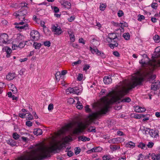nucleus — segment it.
Returning a JSON list of instances; mask_svg holds the SVG:
<instances>
[{
  "label": "nucleus",
  "instance_id": "nucleus-50",
  "mask_svg": "<svg viewBox=\"0 0 160 160\" xmlns=\"http://www.w3.org/2000/svg\"><path fill=\"white\" fill-rule=\"evenodd\" d=\"M151 7L152 8L156 9L157 8L158 4L156 3H152L151 4Z\"/></svg>",
  "mask_w": 160,
  "mask_h": 160
},
{
  "label": "nucleus",
  "instance_id": "nucleus-61",
  "mask_svg": "<svg viewBox=\"0 0 160 160\" xmlns=\"http://www.w3.org/2000/svg\"><path fill=\"white\" fill-rule=\"evenodd\" d=\"M61 75L60 72H57L55 74L56 78L57 80L59 79V75Z\"/></svg>",
  "mask_w": 160,
  "mask_h": 160
},
{
  "label": "nucleus",
  "instance_id": "nucleus-51",
  "mask_svg": "<svg viewBox=\"0 0 160 160\" xmlns=\"http://www.w3.org/2000/svg\"><path fill=\"white\" fill-rule=\"evenodd\" d=\"M141 107L137 106L135 108V111L137 112H140Z\"/></svg>",
  "mask_w": 160,
  "mask_h": 160
},
{
  "label": "nucleus",
  "instance_id": "nucleus-3",
  "mask_svg": "<svg viewBox=\"0 0 160 160\" xmlns=\"http://www.w3.org/2000/svg\"><path fill=\"white\" fill-rule=\"evenodd\" d=\"M160 51H158L157 53L154 54L152 56L153 58L152 61L146 62L142 59L139 61V62L144 66H147L151 69H153L156 67L160 66Z\"/></svg>",
  "mask_w": 160,
  "mask_h": 160
},
{
  "label": "nucleus",
  "instance_id": "nucleus-37",
  "mask_svg": "<svg viewBox=\"0 0 160 160\" xmlns=\"http://www.w3.org/2000/svg\"><path fill=\"white\" fill-rule=\"evenodd\" d=\"M43 31L45 34L47 35L50 34L51 32V31L47 28H43Z\"/></svg>",
  "mask_w": 160,
  "mask_h": 160
},
{
  "label": "nucleus",
  "instance_id": "nucleus-48",
  "mask_svg": "<svg viewBox=\"0 0 160 160\" xmlns=\"http://www.w3.org/2000/svg\"><path fill=\"white\" fill-rule=\"evenodd\" d=\"M52 8L55 12H58L59 11V8L57 7L54 6L53 7L52 6Z\"/></svg>",
  "mask_w": 160,
  "mask_h": 160
},
{
  "label": "nucleus",
  "instance_id": "nucleus-46",
  "mask_svg": "<svg viewBox=\"0 0 160 160\" xmlns=\"http://www.w3.org/2000/svg\"><path fill=\"white\" fill-rule=\"evenodd\" d=\"M43 44L45 46L49 47L50 46L51 43L49 41H46L44 42Z\"/></svg>",
  "mask_w": 160,
  "mask_h": 160
},
{
  "label": "nucleus",
  "instance_id": "nucleus-5",
  "mask_svg": "<svg viewBox=\"0 0 160 160\" xmlns=\"http://www.w3.org/2000/svg\"><path fill=\"white\" fill-rule=\"evenodd\" d=\"M28 12L26 10L22 8L17 12H15L14 13V15L17 18H18L20 20L23 21L25 22L26 20L25 19V16L27 14Z\"/></svg>",
  "mask_w": 160,
  "mask_h": 160
},
{
  "label": "nucleus",
  "instance_id": "nucleus-52",
  "mask_svg": "<svg viewBox=\"0 0 160 160\" xmlns=\"http://www.w3.org/2000/svg\"><path fill=\"white\" fill-rule=\"evenodd\" d=\"M154 145V143L151 142H149L148 144L147 145V146L148 148H152Z\"/></svg>",
  "mask_w": 160,
  "mask_h": 160
},
{
  "label": "nucleus",
  "instance_id": "nucleus-9",
  "mask_svg": "<svg viewBox=\"0 0 160 160\" xmlns=\"http://www.w3.org/2000/svg\"><path fill=\"white\" fill-rule=\"evenodd\" d=\"M10 41L8 40V35L6 33H3L0 36V45L9 43Z\"/></svg>",
  "mask_w": 160,
  "mask_h": 160
},
{
  "label": "nucleus",
  "instance_id": "nucleus-7",
  "mask_svg": "<svg viewBox=\"0 0 160 160\" xmlns=\"http://www.w3.org/2000/svg\"><path fill=\"white\" fill-rule=\"evenodd\" d=\"M24 37L23 36L19 35L14 40L13 42L15 43V42H17V44L19 43L18 45V47L20 48H22L24 47L25 45L26 44V43L28 42L27 41H24Z\"/></svg>",
  "mask_w": 160,
  "mask_h": 160
},
{
  "label": "nucleus",
  "instance_id": "nucleus-15",
  "mask_svg": "<svg viewBox=\"0 0 160 160\" xmlns=\"http://www.w3.org/2000/svg\"><path fill=\"white\" fill-rule=\"evenodd\" d=\"M103 82L105 84H109L111 83L112 79L109 76H105L103 78Z\"/></svg>",
  "mask_w": 160,
  "mask_h": 160
},
{
  "label": "nucleus",
  "instance_id": "nucleus-45",
  "mask_svg": "<svg viewBox=\"0 0 160 160\" xmlns=\"http://www.w3.org/2000/svg\"><path fill=\"white\" fill-rule=\"evenodd\" d=\"M83 76L82 74L81 73H79L77 78V80L79 81H81L82 80Z\"/></svg>",
  "mask_w": 160,
  "mask_h": 160
},
{
  "label": "nucleus",
  "instance_id": "nucleus-21",
  "mask_svg": "<svg viewBox=\"0 0 160 160\" xmlns=\"http://www.w3.org/2000/svg\"><path fill=\"white\" fill-rule=\"evenodd\" d=\"M109 46L112 49L114 48V47H117L118 45V44L117 43V42L114 40H112L111 43H109Z\"/></svg>",
  "mask_w": 160,
  "mask_h": 160
},
{
  "label": "nucleus",
  "instance_id": "nucleus-63",
  "mask_svg": "<svg viewBox=\"0 0 160 160\" xmlns=\"http://www.w3.org/2000/svg\"><path fill=\"white\" fill-rule=\"evenodd\" d=\"M69 157L72 156L73 154V153L71 151H69L67 153Z\"/></svg>",
  "mask_w": 160,
  "mask_h": 160
},
{
  "label": "nucleus",
  "instance_id": "nucleus-31",
  "mask_svg": "<svg viewBox=\"0 0 160 160\" xmlns=\"http://www.w3.org/2000/svg\"><path fill=\"white\" fill-rule=\"evenodd\" d=\"M97 55L101 57L102 58H105L106 57V55L103 52L99 51L98 53H97Z\"/></svg>",
  "mask_w": 160,
  "mask_h": 160
},
{
  "label": "nucleus",
  "instance_id": "nucleus-24",
  "mask_svg": "<svg viewBox=\"0 0 160 160\" xmlns=\"http://www.w3.org/2000/svg\"><path fill=\"white\" fill-rule=\"evenodd\" d=\"M135 146V143L132 141L128 142L125 145V147L127 148H133Z\"/></svg>",
  "mask_w": 160,
  "mask_h": 160
},
{
  "label": "nucleus",
  "instance_id": "nucleus-11",
  "mask_svg": "<svg viewBox=\"0 0 160 160\" xmlns=\"http://www.w3.org/2000/svg\"><path fill=\"white\" fill-rule=\"evenodd\" d=\"M52 31L54 32V34L57 35H59L62 32L61 28L57 24L52 25Z\"/></svg>",
  "mask_w": 160,
  "mask_h": 160
},
{
  "label": "nucleus",
  "instance_id": "nucleus-47",
  "mask_svg": "<svg viewBox=\"0 0 160 160\" xmlns=\"http://www.w3.org/2000/svg\"><path fill=\"white\" fill-rule=\"evenodd\" d=\"M124 15L123 12L122 10H119L118 12V15L119 17H121Z\"/></svg>",
  "mask_w": 160,
  "mask_h": 160
},
{
  "label": "nucleus",
  "instance_id": "nucleus-20",
  "mask_svg": "<svg viewBox=\"0 0 160 160\" xmlns=\"http://www.w3.org/2000/svg\"><path fill=\"white\" fill-rule=\"evenodd\" d=\"M102 148L100 147H94L91 149L88 152H98L101 151L102 150Z\"/></svg>",
  "mask_w": 160,
  "mask_h": 160
},
{
  "label": "nucleus",
  "instance_id": "nucleus-38",
  "mask_svg": "<svg viewBox=\"0 0 160 160\" xmlns=\"http://www.w3.org/2000/svg\"><path fill=\"white\" fill-rule=\"evenodd\" d=\"M106 7V4H102L100 5L99 7L100 10L102 11H104Z\"/></svg>",
  "mask_w": 160,
  "mask_h": 160
},
{
  "label": "nucleus",
  "instance_id": "nucleus-59",
  "mask_svg": "<svg viewBox=\"0 0 160 160\" xmlns=\"http://www.w3.org/2000/svg\"><path fill=\"white\" fill-rule=\"evenodd\" d=\"M21 138L23 141H24L25 142H27L28 141V138L27 137L22 136V137Z\"/></svg>",
  "mask_w": 160,
  "mask_h": 160
},
{
  "label": "nucleus",
  "instance_id": "nucleus-19",
  "mask_svg": "<svg viewBox=\"0 0 160 160\" xmlns=\"http://www.w3.org/2000/svg\"><path fill=\"white\" fill-rule=\"evenodd\" d=\"M151 157L153 160H160V152L157 154H152Z\"/></svg>",
  "mask_w": 160,
  "mask_h": 160
},
{
  "label": "nucleus",
  "instance_id": "nucleus-33",
  "mask_svg": "<svg viewBox=\"0 0 160 160\" xmlns=\"http://www.w3.org/2000/svg\"><path fill=\"white\" fill-rule=\"evenodd\" d=\"M153 39L154 40L155 42L156 43H159L160 42V37H159L158 35H155L153 37Z\"/></svg>",
  "mask_w": 160,
  "mask_h": 160
},
{
  "label": "nucleus",
  "instance_id": "nucleus-32",
  "mask_svg": "<svg viewBox=\"0 0 160 160\" xmlns=\"http://www.w3.org/2000/svg\"><path fill=\"white\" fill-rule=\"evenodd\" d=\"M63 6L65 8H67L68 9L70 8L71 4V3L68 2H65L63 4Z\"/></svg>",
  "mask_w": 160,
  "mask_h": 160
},
{
  "label": "nucleus",
  "instance_id": "nucleus-28",
  "mask_svg": "<svg viewBox=\"0 0 160 160\" xmlns=\"http://www.w3.org/2000/svg\"><path fill=\"white\" fill-rule=\"evenodd\" d=\"M33 46L36 49H39L41 47V44L40 43L34 42Z\"/></svg>",
  "mask_w": 160,
  "mask_h": 160
},
{
  "label": "nucleus",
  "instance_id": "nucleus-41",
  "mask_svg": "<svg viewBox=\"0 0 160 160\" xmlns=\"http://www.w3.org/2000/svg\"><path fill=\"white\" fill-rule=\"evenodd\" d=\"M87 131L88 132H96V130L95 129V128H94L92 127H90L89 128H88L87 129Z\"/></svg>",
  "mask_w": 160,
  "mask_h": 160
},
{
  "label": "nucleus",
  "instance_id": "nucleus-6",
  "mask_svg": "<svg viewBox=\"0 0 160 160\" xmlns=\"http://www.w3.org/2000/svg\"><path fill=\"white\" fill-rule=\"evenodd\" d=\"M74 124L75 127L73 131L74 134H78L83 132L85 128L82 123L76 122H75Z\"/></svg>",
  "mask_w": 160,
  "mask_h": 160
},
{
  "label": "nucleus",
  "instance_id": "nucleus-40",
  "mask_svg": "<svg viewBox=\"0 0 160 160\" xmlns=\"http://www.w3.org/2000/svg\"><path fill=\"white\" fill-rule=\"evenodd\" d=\"M72 140V138L69 136L66 137L64 139V140L65 142H68Z\"/></svg>",
  "mask_w": 160,
  "mask_h": 160
},
{
  "label": "nucleus",
  "instance_id": "nucleus-10",
  "mask_svg": "<svg viewBox=\"0 0 160 160\" xmlns=\"http://www.w3.org/2000/svg\"><path fill=\"white\" fill-rule=\"evenodd\" d=\"M80 92V90L79 88L77 87L73 88H69L66 90V93L67 94L69 93H73L78 95Z\"/></svg>",
  "mask_w": 160,
  "mask_h": 160
},
{
  "label": "nucleus",
  "instance_id": "nucleus-34",
  "mask_svg": "<svg viewBox=\"0 0 160 160\" xmlns=\"http://www.w3.org/2000/svg\"><path fill=\"white\" fill-rule=\"evenodd\" d=\"M123 37L126 40L129 39L130 35L129 33H125L123 34Z\"/></svg>",
  "mask_w": 160,
  "mask_h": 160
},
{
  "label": "nucleus",
  "instance_id": "nucleus-42",
  "mask_svg": "<svg viewBox=\"0 0 160 160\" xmlns=\"http://www.w3.org/2000/svg\"><path fill=\"white\" fill-rule=\"evenodd\" d=\"M113 24L114 26H115L116 27H120L122 28V27H123V26H122L123 23H122L121 22L120 23H117L116 22H113Z\"/></svg>",
  "mask_w": 160,
  "mask_h": 160
},
{
  "label": "nucleus",
  "instance_id": "nucleus-4",
  "mask_svg": "<svg viewBox=\"0 0 160 160\" xmlns=\"http://www.w3.org/2000/svg\"><path fill=\"white\" fill-rule=\"evenodd\" d=\"M142 78L143 80L145 78L148 80L150 82L152 83L153 85H152L151 86V89L153 91H156L157 89L159 88L160 86V82H159L157 81L156 82H154L155 81L154 80L156 78V75H152L151 72H146L144 75V77H134V78ZM142 81V82L143 81Z\"/></svg>",
  "mask_w": 160,
  "mask_h": 160
},
{
  "label": "nucleus",
  "instance_id": "nucleus-2",
  "mask_svg": "<svg viewBox=\"0 0 160 160\" xmlns=\"http://www.w3.org/2000/svg\"><path fill=\"white\" fill-rule=\"evenodd\" d=\"M59 148L58 144L52 145L50 147H45L40 146L32 153L22 156L20 160H41L44 158L51 156L50 153L56 152Z\"/></svg>",
  "mask_w": 160,
  "mask_h": 160
},
{
  "label": "nucleus",
  "instance_id": "nucleus-54",
  "mask_svg": "<svg viewBox=\"0 0 160 160\" xmlns=\"http://www.w3.org/2000/svg\"><path fill=\"white\" fill-rule=\"evenodd\" d=\"M26 125L28 127H31L32 126V122L30 121H27L26 122Z\"/></svg>",
  "mask_w": 160,
  "mask_h": 160
},
{
  "label": "nucleus",
  "instance_id": "nucleus-44",
  "mask_svg": "<svg viewBox=\"0 0 160 160\" xmlns=\"http://www.w3.org/2000/svg\"><path fill=\"white\" fill-rule=\"evenodd\" d=\"M12 136L14 139L16 140H17L18 139L19 135L17 133H14L13 134Z\"/></svg>",
  "mask_w": 160,
  "mask_h": 160
},
{
  "label": "nucleus",
  "instance_id": "nucleus-53",
  "mask_svg": "<svg viewBox=\"0 0 160 160\" xmlns=\"http://www.w3.org/2000/svg\"><path fill=\"white\" fill-rule=\"evenodd\" d=\"M90 67L89 65L88 64H86L83 68V70L84 71H86L88 69H89Z\"/></svg>",
  "mask_w": 160,
  "mask_h": 160
},
{
  "label": "nucleus",
  "instance_id": "nucleus-56",
  "mask_svg": "<svg viewBox=\"0 0 160 160\" xmlns=\"http://www.w3.org/2000/svg\"><path fill=\"white\" fill-rule=\"evenodd\" d=\"M74 102V99L72 98H70L68 99V102L70 104H72Z\"/></svg>",
  "mask_w": 160,
  "mask_h": 160
},
{
  "label": "nucleus",
  "instance_id": "nucleus-16",
  "mask_svg": "<svg viewBox=\"0 0 160 160\" xmlns=\"http://www.w3.org/2000/svg\"><path fill=\"white\" fill-rule=\"evenodd\" d=\"M3 50H5V51L7 53L6 57L7 58H9L10 57V54L12 52V50L11 49L8 47L6 46L4 47L3 48Z\"/></svg>",
  "mask_w": 160,
  "mask_h": 160
},
{
  "label": "nucleus",
  "instance_id": "nucleus-60",
  "mask_svg": "<svg viewBox=\"0 0 160 160\" xmlns=\"http://www.w3.org/2000/svg\"><path fill=\"white\" fill-rule=\"evenodd\" d=\"M75 18L74 16H71L70 18H68V20L70 22H72L74 20Z\"/></svg>",
  "mask_w": 160,
  "mask_h": 160
},
{
  "label": "nucleus",
  "instance_id": "nucleus-35",
  "mask_svg": "<svg viewBox=\"0 0 160 160\" xmlns=\"http://www.w3.org/2000/svg\"><path fill=\"white\" fill-rule=\"evenodd\" d=\"M138 147L141 148L142 149H145L147 148L145 144L142 142L140 143L139 145H138Z\"/></svg>",
  "mask_w": 160,
  "mask_h": 160
},
{
  "label": "nucleus",
  "instance_id": "nucleus-25",
  "mask_svg": "<svg viewBox=\"0 0 160 160\" xmlns=\"http://www.w3.org/2000/svg\"><path fill=\"white\" fill-rule=\"evenodd\" d=\"M110 148L112 151H115L120 148V146L118 145H111L110 146Z\"/></svg>",
  "mask_w": 160,
  "mask_h": 160
},
{
  "label": "nucleus",
  "instance_id": "nucleus-58",
  "mask_svg": "<svg viewBox=\"0 0 160 160\" xmlns=\"http://www.w3.org/2000/svg\"><path fill=\"white\" fill-rule=\"evenodd\" d=\"M78 41L79 43H82L83 44H85V41L82 38H80L79 39Z\"/></svg>",
  "mask_w": 160,
  "mask_h": 160
},
{
  "label": "nucleus",
  "instance_id": "nucleus-55",
  "mask_svg": "<svg viewBox=\"0 0 160 160\" xmlns=\"http://www.w3.org/2000/svg\"><path fill=\"white\" fill-rule=\"evenodd\" d=\"M85 110L86 112H89L91 111V110L89 108V106L88 105H87L85 107Z\"/></svg>",
  "mask_w": 160,
  "mask_h": 160
},
{
  "label": "nucleus",
  "instance_id": "nucleus-30",
  "mask_svg": "<svg viewBox=\"0 0 160 160\" xmlns=\"http://www.w3.org/2000/svg\"><path fill=\"white\" fill-rule=\"evenodd\" d=\"M119 139V138H113L109 140L108 142L110 143H118V140Z\"/></svg>",
  "mask_w": 160,
  "mask_h": 160
},
{
  "label": "nucleus",
  "instance_id": "nucleus-22",
  "mask_svg": "<svg viewBox=\"0 0 160 160\" xmlns=\"http://www.w3.org/2000/svg\"><path fill=\"white\" fill-rule=\"evenodd\" d=\"M78 139L79 141L81 140L83 142L89 141L90 140V138H87L84 136H79L78 137Z\"/></svg>",
  "mask_w": 160,
  "mask_h": 160
},
{
  "label": "nucleus",
  "instance_id": "nucleus-17",
  "mask_svg": "<svg viewBox=\"0 0 160 160\" xmlns=\"http://www.w3.org/2000/svg\"><path fill=\"white\" fill-rule=\"evenodd\" d=\"M16 76L15 73H9L6 76V79L8 80H13Z\"/></svg>",
  "mask_w": 160,
  "mask_h": 160
},
{
  "label": "nucleus",
  "instance_id": "nucleus-27",
  "mask_svg": "<svg viewBox=\"0 0 160 160\" xmlns=\"http://www.w3.org/2000/svg\"><path fill=\"white\" fill-rule=\"evenodd\" d=\"M113 158L111 156L107 155H104L102 157L103 160H112Z\"/></svg>",
  "mask_w": 160,
  "mask_h": 160
},
{
  "label": "nucleus",
  "instance_id": "nucleus-1",
  "mask_svg": "<svg viewBox=\"0 0 160 160\" xmlns=\"http://www.w3.org/2000/svg\"><path fill=\"white\" fill-rule=\"evenodd\" d=\"M142 78H133L131 82L126 84L123 83L120 89L117 91H114L112 93H109L101 99L102 104L98 111L92 113L90 114V119H94L100 117L102 115L107 112L109 105L114 102L119 103L120 102H129L131 99L129 97L121 99V98L128 93L130 90L134 88L136 86L140 85L143 81Z\"/></svg>",
  "mask_w": 160,
  "mask_h": 160
},
{
  "label": "nucleus",
  "instance_id": "nucleus-8",
  "mask_svg": "<svg viewBox=\"0 0 160 160\" xmlns=\"http://www.w3.org/2000/svg\"><path fill=\"white\" fill-rule=\"evenodd\" d=\"M26 22L22 21V22H20L19 23L15 22L14 25H16L15 28L18 29L19 31H21L22 30H26L28 29L29 28L28 25L27 23H25L24 25L20 26V25H23Z\"/></svg>",
  "mask_w": 160,
  "mask_h": 160
},
{
  "label": "nucleus",
  "instance_id": "nucleus-26",
  "mask_svg": "<svg viewBox=\"0 0 160 160\" xmlns=\"http://www.w3.org/2000/svg\"><path fill=\"white\" fill-rule=\"evenodd\" d=\"M89 48L90 50L93 54L95 53L97 55V53H98L99 51V50L97 48L95 47L92 48L91 47H90Z\"/></svg>",
  "mask_w": 160,
  "mask_h": 160
},
{
  "label": "nucleus",
  "instance_id": "nucleus-13",
  "mask_svg": "<svg viewBox=\"0 0 160 160\" xmlns=\"http://www.w3.org/2000/svg\"><path fill=\"white\" fill-rule=\"evenodd\" d=\"M30 35L31 39L33 40H38L39 35L38 32L37 31L32 30L31 32Z\"/></svg>",
  "mask_w": 160,
  "mask_h": 160
},
{
  "label": "nucleus",
  "instance_id": "nucleus-39",
  "mask_svg": "<svg viewBox=\"0 0 160 160\" xmlns=\"http://www.w3.org/2000/svg\"><path fill=\"white\" fill-rule=\"evenodd\" d=\"M75 153L76 155L78 154L81 151L80 148L79 147H77L74 149Z\"/></svg>",
  "mask_w": 160,
  "mask_h": 160
},
{
  "label": "nucleus",
  "instance_id": "nucleus-36",
  "mask_svg": "<svg viewBox=\"0 0 160 160\" xmlns=\"http://www.w3.org/2000/svg\"><path fill=\"white\" fill-rule=\"evenodd\" d=\"M13 43L12 46V48L13 50H15L18 47V44H17V42H16L15 43L12 42Z\"/></svg>",
  "mask_w": 160,
  "mask_h": 160
},
{
  "label": "nucleus",
  "instance_id": "nucleus-62",
  "mask_svg": "<svg viewBox=\"0 0 160 160\" xmlns=\"http://www.w3.org/2000/svg\"><path fill=\"white\" fill-rule=\"evenodd\" d=\"M48 110L50 111L53 109V105L52 104H50L48 106Z\"/></svg>",
  "mask_w": 160,
  "mask_h": 160
},
{
  "label": "nucleus",
  "instance_id": "nucleus-57",
  "mask_svg": "<svg viewBox=\"0 0 160 160\" xmlns=\"http://www.w3.org/2000/svg\"><path fill=\"white\" fill-rule=\"evenodd\" d=\"M81 62V61L80 60H79L76 62H73L72 64L73 66H74L75 65H76L78 64H80Z\"/></svg>",
  "mask_w": 160,
  "mask_h": 160
},
{
  "label": "nucleus",
  "instance_id": "nucleus-43",
  "mask_svg": "<svg viewBox=\"0 0 160 160\" xmlns=\"http://www.w3.org/2000/svg\"><path fill=\"white\" fill-rule=\"evenodd\" d=\"M138 20L140 21H141L142 20L144 19L145 18L144 16L142 15H141L140 14L138 15Z\"/></svg>",
  "mask_w": 160,
  "mask_h": 160
},
{
  "label": "nucleus",
  "instance_id": "nucleus-18",
  "mask_svg": "<svg viewBox=\"0 0 160 160\" xmlns=\"http://www.w3.org/2000/svg\"><path fill=\"white\" fill-rule=\"evenodd\" d=\"M7 142L8 144L9 145L12 147L15 146L17 145V142H16L12 138L7 140Z\"/></svg>",
  "mask_w": 160,
  "mask_h": 160
},
{
  "label": "nucleus",
  "instance_id": "nucleus-29",
  "mask_svg": "<svg viewBox=\"0 0 160 160\" xmlns=\"http://www.w3.org/2000/svg\"><path fill=\"white\" fill-rule=\"evenodd\" d=\"M68 34L69 35L70 39L72 42H74L75 41V37L73 33L71 32L70 33L68 32Z\"/></svg>",
  "mask_w": 160,
  "mask_h": 160
},
{
  "label": "nucleus",
  "instance_id": "nucleus-49",
  "mask_svg": "<svg viewBox=\"0 0 160 160\" xmlns=\"http://www.w3.org/2000/svg\"><path fill=\"white\" fill-rule=\"evenodd\" d=\"M27 118L29 120H32L33 119V116L30 113H29L26 116Z\"/></svg>",
  "mask_w": 160,
  "mask_h": 160
},
{
  "label": "nucleus",
  "instance_id": "nucleus-12",
  "mask_svg": "<svg viewBox=\"0 0 160 160\" xmlns=\"http://www.w3.org/2000/svg\"><path fill=\"white\" fill-rule=\"evenodd\" d=\"M148 129L149 130V133L151 137L154 138H157L159 137L158 132V130L150 129L149 128Z\"/></svg>",
  "mask_w": 160,
  "mask_h": 160
},
{
  "label": "nucleus",
  "instance_id": "nucleus-23",
  "mask_svg": "<svg viewBox=\"0 0 160 160\" xmlns=\"http://www.w3.org/2000/svg\"><path fill=\"white\" fill-rule=\"evenodd\" d=\"M34 134L37 136L41 135L42 134V130L40 128H36L34 129L33 131Z\"/></svg>",
  "mask_w": 160,
  "mask_h": 160
},
{
  "label": "nucleus",
  "instance_id": "nucleus-64",
  "mask_svg": "<svg viewBox=\"0 0 160 160\" xmlns=\"http://www.w3.org/2000/svg\"><path fill=\"white\" fill-rule=\"evenodd\" d=\"M142 154L140 153L138 156V160H142Z\"/></svg>",
  "mask_w": 160,
  "mask_h": 160
},
{
  "label": "nucleus",
  "instance_id": "nucleus-14",
  "mask_svg": "<svg viewBox=\"0 0 160 160\" xmlns=\"http://www.w3.org/2000/svg\"><path fill=\"white\" fill-rule=\"evenodd\" d=\"M117 38V35L115 33H109L108 34V37L106 38V41L108 42L111 43L112 40H115Z\"/></svg>",
  "mask_w": 160,
  "mask_h": 160
}]
</instances>
